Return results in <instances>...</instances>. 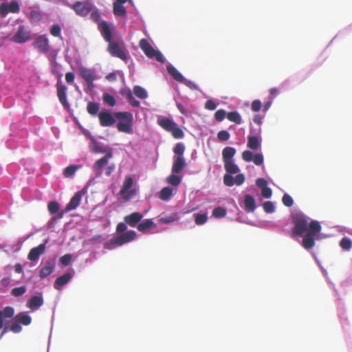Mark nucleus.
Returning <instances> with one entry per match:
<instances>
[{
	"instance_id": "obj_29",
	"label": "nucleus",
	"mask_w": 352,
	"mask_h": 352,
	"mask_svg": "<svg viewBox=\"0 0 352 352\" xmlns=\"http://www.w3.org/2000/svg\"><path fill=\"white\" fill-rule=\"evenodd\" d=\"M244 208L246 212H253L256 208V204L254 197L250 195L244 197Z\"/></svg>"
},
{
	"instance_id": "obj_31",
	"label": "nucleus",
	"mask_w": 352,
	"mask_h": 352,
	"mask_svg": "<svg viewBox=\"0 0 352 352\" xmlns=\"http://www.w3.org/2000/svg\"><path fill=\"white\" fill-rule=\"evenodd\" d=\"M80 75L85 82L91 81V80L96 79L94 72L89 69H87V68L80 69Z\"/></svg>"
},
{
	"instance_id": "obj_34",
	"label": "nucleus",
	"mask_w": 352,
	"mask_h": 352,
	"mask_svg": "<svg viewBox=\"0 0 352 352\" xmlns=\"http://www.w3.org/2000/svg\"><path fill=\"white\" fill-rule=\"evenodd\" d=\"M173 195V190L169 187L163 188L160 192L159 197L162 200H168Z\"/></svg>"
},
{
	"instance_id": "obj_13",
	"label": "nucleus",
	"mask_w": 352,
	"mask_h": 352,
	"mask_svg": "<svg viewBox=\"0 0 352 352\" xmlns=\"http://www.w3.org/2000/svg\"><path fill=\"white\" fill-rule=\"evenodd\" d=\"M242 158L247 162L253 161L257 166H260L263 163V156L261 153L253 155L252 152L249 150H245L242 153Z\"/></svg>"
},
{
	"instance_id": "obj_28",
	"label": "nucleus",
	"mask_w": 352,
	"mask_h": 352,
	"mask_svg": "<svg viewBox=\"0 0 352 352\" xmlns=\"http://www.w3.org/2000/svg\"><path fill=\"white\" fill-rule=\"evenodd\" d=\"M168 73L177 82H183L184 78L182 74L172 65H168L166 67Z\"/></svg>"
},
{
	"instance_id": "obj_33",
	"label": "nucleus",
	"mask_w": 352,
	"mask_h": 352,
	"mask_svg": "<svg viewBox=\"0 0 352 352\" xmlns=\"http://www.w3.org/2000/svg\"><path fill=\"white\" fill-rule=\"evenodd\" d=\"M227 118L230 122H233L236 124H240L241 123V116L237 111L229 112L227 114Z\"/></svg>"
},
{
	"instance_id": "obj_38",
	"label": "nucleus",
	"mask_w": 352,
	"mask_h": 352,
	"mask_svg": "<svg viewBox=\"0 0 352 352\" xmlns=\"http://www.w3.org/2000/svg\"><path fill=\"white\" fill-rule=\"evenodd\" d=\"M135 95L140 99H144L147 97L145 89L140 86H135L133 89Z\"/></svg>"
},
{
	"instance_id": "obj_20",
	"label": "nucleus",
	"mask_w": 352,
	"mask_h": 352,
	"mask_svg": "<svg viewBox=\"0 0 352 352\" xmlns=\"http://www.w3.org/2000/svg\"><path fill=\"white\" fill-rule=\"evenodd\" d=\"M98 28L106 41L109 43L112 41L111 27L107 22L102 21L99 23Z\"/></svg>"
},
{
	"instance_id": "obj_52",
	"label": "nucleus",
	"mask_w": 352,
	"mask_h": 352,
	"mask_svg": "<svg viewBox=\"0 0 352 352\" xmlns=\"http://www.w3.org/2000/svg\"><path fill=\"white\" fill-rule=\"evenodd\" d=\"M227 116L226 112L223 109H219L214 113V118L218 122H221Z\"/></svg>"
},
{
	"instance_id": "obj_4",
	"label": "nucleus",
	"mask_w": 352,
	"mask_h": 352,
	"mask_svg": "<svg viewBox=\"0 0 352 352\" xmlns=\"http://www.w3.org/2000/svg\"><path fill=\"white\" fill-rule=\"evenodd\" d=\"M115 117L120 120L117 124V129L120 132L132 133L133 115L131 112H116Z\"/></svg>"
},
{
	"instance_id": "obj_16",
	"label": "nucleus",
	"mask_w": 352,
	"mask_h": 352,
	"mask_svg": "<svg viewBox=\"0 0 352 352\" xmlns=\"http://www.w3.org/2000/svg\"><path fill=\"white\" fill-rule=\"evenodd\" d=\"M67 87L61 82L60 79L57 82V96L60 102L65 108H68L69 104L67 99Z\"/></svg>"
},
{
	"instance_id": "obj_21",
	"label": "nucleus",
	"mask_w": 352,
	"mask_h": 352,
	"mask_svg": "<svg viewBox=\"0 0 352 352\" xmlns=\"http://www.w3.org/2000/svg\"><path fill=\"white\" fill-rule=\"evenodd\" d=\"M186 166V162L184 156H176L174 157L172 166V173L175 174L180 173Z\"/></svg>"
},
{
	"instance_id": "obj_49",
	"label": "nucleus",
	"mask_w": 352,
	"mask_h": 352,
	"mask_svg": "<svg viewBox=\"0 0 352 352\" xmlns=\"http://www.w3.org/2000/svg\"><path fill=\"white\" fill-rule=\"evenodd\" d=\"M232 173L225 174L223 176V184L227 186H232L234 184V178L231 175Z\"/></svg>"
},
{
	"instance_id": "obj_39",
	"label": "nucleus",
	"mask_w": 352,
	"mask_h": 352,
	"mask_svg": "<svg viewBox=\"0 0 352 352\" xmlns=\"http://www.w3.org/2000/svg\"><path fill=\"white\" fill-rule=\"evenodd\" d=\"M78 167L76 165L69 166L65 169V170L63 172V175L65 177H70L75 174V173L78 170Z\"/></svg>"
},
{
	"instance_id": "obj_32",
	"label": "nucleus",
	"mask_w": 352,
	"mask_h": 352,
	"mask_svg": "<svg viewBox=\"0 0 352 352\" xmlns=\"http://www.w3.org/2000/svg\"><path fill=\"white\" fill-rule=\"evenodd\" d=\"M99 109V104L96 102H89L87 104V111L90 115L93 116L98 114Z\"/></svg>"
},
{
	"instance_id": "obj_58",
	"label": "nucleus",
	"mask_w": 352,
	"mask_h": 352,
	"mask_svg": "<svg viewBox=\"0 0 352 352\" xmlns=\"http://www.w3.org/2000/svg\"><path fill=\"white\" fill-rule=\"evenodd\" d=\"M183 82L188 88H190L192 90H199V86L197 84H195L194 82H192V81L184 79V81Z\"/></svg>"
},
{
	"instance_id": "obj_1",
	"label": "nucleus",
	"mask_w": 352,
	"mask_h": 352,
	"mask_svg": "<svg viewBox=\"0 0 352 352\" xmlns=\"http://www.w3.org/2000/svg\"><path fill=\"white\" fill-rule=\"evenodd\" d=\"M294 226L292 232L296 236H303L302 245L309 250L315 245L316 236L321 231V226L317 221L309 222V218L302 214H296L293 217Z\"/></svg>"
},
{
	"instance_id": "obj_14",
	"label": "nucleus",
	"mask_w": 352,
	"mask_h": 352,
	"mask_svg": "<svg viewBox=\"0 0 352 352\" xmlns=\"http://www.w3.org/2000/svg\"><path fill=\"white\" fill-rule=\"evenodd\" d=\"M47 242V240H45L43 243L38 245L37 247L32 248L28 255V258L30 261H38L40 256L42 255L45 251Z\"/></svg>"
},
{
	"instance_id": "obj_11",
	"label": "nucleus",
	"mask_w": 352,
	"mask_h": 352,
	"mask_svg": "<svg viewBox=\"0 0 352 352\" xmlns=\"http://www.w3.org/2000/svg\"><path fill=\"white\" fill-rule=\"evenodd\" d=\"M108 51L113 56L118 57L122 60H127L126 53L116 42L112 41L109 42Z\"/></svg>"
},
{
	"instance_id": "obj_19",
	"label": "nucleus",
	"mask_w": 352,
	"mask_h": 352,
	"mask_svg": "<svg viewBox=\"0 0 352 352\" xmlns=\"http://www.w3.org/2000/svg\"><path fill=\"white\" fill-rule=\"evenodd\" d=\"M143 218V214L138 212H134L129 215H126L124 217V222L131 227H136L140 221Z\"/></svg>"
},
{
	"instance_id": "obj_50",
	"label": "nucleus",
	"mask_w": 352,
	"mask_h": 352,
	"mask_svg": "<svg viewBox=\"0 0 352 352\" xmlns=\"http://www.w3.org/2000/svg\"><path fill=\"white\" fill-rule=\"evenodd\" d=\"M263 210L267 213H272L275 210V207L274 204L272 201H265L263 205Z\"/></svg>"
},
{
	"instance_id": "obj_17",
	"label": "nucleus",
	"mask_w": 352,
	"mask_h": 352,
	"mask_svg": "<svg viewBox=\"0 0 352 352\" xmlns=\"http://www.w3.org/2000/svg\"><path fill=\"white\" fill-rule=\"evenodd\" d=\"M85 193L84 189L77 192L74 197L70 199L69 202L65 207L67 212L76 209L80 204L82 197Z\"/></svg>"
},
{
	"instance_id": "obj_61",
	"label": "nucleus",
	"mask_w": 352,
	"mask_h": 352,
	"mask_svg": "<svg viewBox=\"0 0 352 352\" xmlns=\"http://www.w3.org/2000/svg\"><path fill=\"white\" fill-rule=\"evenodd\" d=\"M205 108L208 110H214L217 108V104L212 100H208L205 103Z\"/></svg>"
},
{
	"instance_id": "obj_3",
	"label": "nucleus",
	"mask_w": 352,
	"mask_h": 352,
	"mask_svg": "<svg viewBox=\"0 0 352 352\" xmlns=\"http://www.w3.org/2000/svg\"><path fill=\"white\" fill-rule=\"evenodd\" d=\"M236 149L231 146H226L222 151V158L224 168L227 173L236 174L239 171V166L234 162Z\"/></svg>"
},
{
	"instance_id": "obj_36",
	"label": "nucleus",
	"mask_w": 352,
	"mask_h": 352,
	"mask_svg": "<svg viewBox=\"0 0 352 352\" xmlns=\"http://www.w3.org/2000/svg\"><path fill=\"white\" fill-rule=\"evenodd\" d=\"M102 99L104 103L107 104L111 107H113L116 104V100L115 98L108 93H104L103 94Z\"/></svg>"
},
{
	"instance_id": "obj_2",
	"label": "nucleus",
	"mask_w": 352,
	"mask_h": 352,
	"mask_svg": "<svg viewBox=\"0 0 352 352\" xmlns=\"http://www.w3.org/2000/svg\"><path fill=\"white\" fill-rule=\"evenodd\" d=\"M157 122L163 129L171 133L174 138L182 139L184 137L182 129L173 120L166 116H159Z\"/></svg>"
},
{
	"instance_id": "obj_64",
	"label": "nucleus",
	"mask_w": 352,
	"mask_h": 352,
	"mask_svg": "<svg viewBox=\"0 0 352 352\" xmlns=\"http://www.w3.org/2000/svg\"><path fill=\"white\" fill-rule=\"evenodd\" d=\"M126 223L124 222V223H119L117 226H116V231L118 232H124L126 230Z\"/></svg>"
},
{
	"instance_id": "obj_46",
	"label": "nucleus",
	"mask_w": 352,
	"mask_h": 352,
	"mask_svg": "<svg viewBox=\"0 0 352 352\" xmlns=\"http://www.w3.org/2000/svg\"><path fill=\"white\" fill-rule=\"evenodd\" d=\"M61 28L59 25H53L50 28V34L54 37H61Z\"/></svg>"
},
{
	"instance_id": "obj_45",
	"label": "nucleus",
	"mask_w": 352,
	"mask_h": 352,
	"mask_svg": "<svg viewBox=\"0 0 352 352\" xmlns=\"http://www.w3.org/2000/svg\"><path fill=\"white\" fill-rule=\"evenodd\" d=\"M226 214V210L222 207H217L212 211V215L216 218L223 217Z\"/></svg>"
},
{
	"instance_id": "obj_25",
	"label": "nucleus",
	"mask_w": 352,
	"mask_h": 352,
	"mask_svg": "<svg viewBox=\"0 0 352 352\" xmlns=\"http://www.w3.org/2000/svg\"><path fill=\"white\" fill-rule=\"evenodd\" d=\"M111 157L112 153L111 152H108L104 157L97 160L93 166L94 171H96L98 175H100V173L99 171L102 168L107 164L109 160Z\"/></svg>"
},
{
	"instance_id": "obj_41",
	"label": "nucleus",
	"mask_w": 352,
	"mask_h": 352,
	"mask_svg": "<svg viewBox=\"0 0 352 352\" xmlns=\"http://www.w3.org/2000/svg\"><path fill=\"white\" fill-rule=\"evenodd\" d=\"M126 98L133 107H138L140 106V102L135 98L131 90L126 92Z\"/></svg>"
},
{
	"instance_id": "obj_5",
	"label": "nucleus",
	"mask_w": 352,
	"mask_h": 352,
	"mask_svg": "<svg viewBox=\"0 0 352 352\" xmlns=\"http://www.w3.org/2000/svg\"><path fill=\"white\" fill-rule=\"evenodd\" d=\"M133 179L131 175L124 177L122 186L119 192V195L125 201H129L137 195V190L133 188Z\"/></svg>"
},
{
	"instance_id": "obj_22",
	"label": "nucleus",
	"mask_w": 352,
	"mask_h": 352,
	"mask_svg": "<svg viewBox=\"0 0 352 352\" xmlns=\"http://www.w3.org/2000/svg\"><path fill=\"white\" fill-rule=\"evenodd\" d=\"M262 138L261 136L249 135L248 137L247 147L251 150H258L261 148Z\"/></svg>"
},
{
	"instance_id": "obj_23",
	"label": "nucleus",
	"mask_w": 352,
	"mask_h": 352,
	"mask_svg": "<svg viewBox=\"0 0 352 352\" xmlns=\"http://www.w3.org/2000/svg\"><path fill=\"white\" fill-rule=\"evenodd\" d=\"M72 276V274L67 272L58 277L54 283V287L57 290H60L63 286L69 283Z\"/></svg>"
},
{
	"instance_id": "obj_18",
	"label": "nucleus",
	"mask_w": 352,
	"mask_h": 352,
	"mask_svg": "<svg viewBox=\"0 0 352 352\" xmlns=\"http://www.w3.org/2000/svg\"><path fill=\"white\" fill-rule=\"evenodd\" d=\"M156 223L152 219H146L142 221H140V223L137 226V229L143 234H148L150 230L156 228Z\"/></svg>"
},
{
	"instance_id": "obj_55",
	"label": "nucleus",
	"mask_w": 352,
	"mask_h": 352,
	"mask_svg": "<svg viewBox=\"0 0 352 352\" xmlns=\"http://www.w3.org/2000/svg\"><path fill=\"white\" fill-rule=\"evenodd\" d=\"M9 329L10 331H12L14 333H19L22 330V328H21L20 324L15 320L11 324Z\"/></svg>"
},
{
	"instance_id": "obj_43",
	"label": "nucleus",
	"mask_w": 352,
	"mask_h": 352,
	"mask_svg": "<svg viewBox=\"0 0 352 352\" xmlns=\"http://www.w3.org/2000/svg\"><path fill=\"white\" fill-rule=\"evenodd\" d=\"M26 292V287L21 286L19 287H14L11 291V294L15 297H19L23 296Z\"/></svg>"
},
{
	"instance_id": "obj_60",
	"label": "nucleus",
	"mask_w": 352,
	"mask_h": 352,
	"mask_svg": "<svg viewBox=\"0 0 352 352\" xmlns=\"http://www.w3.org/2000/svg\"><path fill=\"white\" fill-rule=\"evenodd\" d=\"M261 107V102L259 100H254L252 102V111L257 112L260 111Z\"/></svg>"
},
{
	"instance_id": "obj_59",
	"label": "nucleus",
	"mask_w": 352,
	"mask_h": 352,
	"mask_svg": "<svg viewBox=\"0 0 352 352\" xmlns=\"http://www.w3.org/2000/svg\"><path fill=\"white\" fill-rule=\"evenodd\" d=\"M245 182V176L243 174H238L234 179V182L237 186H240Z\"/></svg>"
},
{
	"instance_id": "obj_26",
	"label": "nucleus",
	"mask_w": 352,
	"mask_h": 352,
	"mask_svg": "<svg viewBox=\"0 0 352 352\" xmlns=\"http://www.w3.org/2000/svg\"><path fill=\"white\" fill-rule=\"evenodd\" d=\"M54 269V265L50 261L45 262L44 266H43L39 270V276L41 278H44L51 274Z\"/></svg>"
},
{
	"instance_id": "obj_48",
	"label": "nucleus",
	"mask_w": 352,
	"mask_h": 352,
	"mask_svg": "<svg viewBox=\"0 0 352 352\" xmlns=\"http://www.w3.org/2000/svg\"><path fill=\"white\" fill-rule=\"evenodd\" d=\"M230 133L226 131V130H221L218 132L217 133V138L219 141H227L230 139Z\"/></svg>"
},
{
	"instance_id": "obj_37",
	"label": "nucleus",
	"mask_w": 352,
	"mask_h": 352,
	"mask_svg": "<svg viewBox=\"0 0 352 352\" xmlns=\"http://www.w3.org/2000/svg\"><path fill=\"white\" fill-rule=\"evenodd\" d=\"M195 222L197 225H203L208 220L207 214H199L196 213L194 214Z\"/></svg>"
},
{
	"instance_id": "obj_9",
	"label": "nucleus",
	"mask_w": 352,
	"mask_h": 352,
	"mask_svg": "<svg viewBox=\"0 0 352 352\" xmlns=\"http://www.w3.org/2000/svg\"><path fill=\"white\" fill-rule=\"evenodd\" d=\"M32 45L40 53L43 54L47 53L50 48L49 39L46 34L36 36L34 40Z\"/></svg>"
},
{
	"instance_id": "obj_62",
	"label": "nucleus",
	"mask_w": 352,
	"mask_h": 352,
	"mask_svg": "<svg viewBox=\"0 0 352 352\" xmlns=\"http://www.w3.org/2000/svg\"><path fill=\"white\" fill-rule=\"evenodd\" d=\"M256 184L258 187L261 188V189L267 187V181L263 178H258L256 181Z\"/></svg>"
},
{
	"instance_id": "obj_27",
	"label": "nucleus",
	"mask_w": 352,
	"mask_h": 352,
	"mask_svg": "<svg viewBox=\"0 0 352 352\" xmlns=\"http://www.w3.org/2000/svg\"><path fill=\"white\" fill-rule=\"evenodd\" d=\"M14 314V310L10 306L6 307L3 311L0 310V329L3 327V318H12Z\"/></svg>"
},
{
	"instance_id": "obj_24",
	"label": "nucleus",
	"mask_w": 352,
	"mask_h": 352,
	"mask_svg": "<svg viewBox=\"0 0 352 352\" xmlns=\"http://www.w3.org/2000/svg\"><path fill=\"white\" fill-rule=\"evenodd\" d=\"M43 304V298L41 294L32 296L27 302V307L32 310H36Z\"/></svg>"
},
{
	"instance_id": "obj_42",
	"label": "nucleus",
	"mask_w": 352,
	"mask_h": 352,
	"mask_svg": "<svg viewBox=\"0 0 352 352\" xmlns=\"http://www.w3.org/2000/svg\"><path fill=\"white\" fill-rule=\"evenodd\" d=\"M340 247L344 250H349L352 248V241L346 237L342 239L340 243Z\"/></svg>"
},
{
	"instance_id": "obj_47",
	"label": "nucleus",
	"mask_w": 352,
	"mask_h": 352,
	"mask_svg": "<svg viewBox=\"0 0 352 352\" xmlns=\"http://www.w3.org/2000/svg\"><path fill=\"white\" fill-rule=\"evenodd\" d=\"M47 208L51 214H55L59 210V204L56 201H50L48 204Z\"/></svg>"
},
{
	"instance_id": "obj_12",
	"label": "nucleus",
	"mask_w": 352,
	"mask_h": 352,
	"mask_svg": "<svg viewBox=\"0 0 352 352\" xmlns=\"http://www.w3.org/2000/svg\"><path fill=\"white\" fill-rule=\"evenodd\" d=\"M20 10V6L17 1H12L10 4L5 3L0 4V14L6 16L9 12L18 13Z\"/></svg>"
},
{
	"instance_id": "obj_8",
	"label": "nucleus",
	"mask_w": 352,
	"mask_h": 352,
	"mask_svg": "<svg viewBox=\"0 0 352 352\" xmlns=\"http://www.w3.org/2000/svg\"><path fill=\"white\" fill-rule=\"evenodd\" d=\"M137 236V233L133 230H129L111 239V243L117 246H120L124 243L134 240Z\"/></svg>"
},
{
	"instance_id": "obj_10",
	"label": "nucleus",
	"mask_w": 352,
	"mask_h": 352,
	"mask_svg": "<svg viewBox=\"0 0 352 352\" xmlns=\"http://www.w3.org/2000/svg\"><path fill=\"white\" fill-rule=\"evenodd\" d=\"M31 38V33L24 25H20L11 40L16 43H24Z\"/></svg>"
},
{
	"instance_id": "obj_44",
	"label": "nucleus",
	"mask_w": 352,
	"mask_h": 352,
	"mask_svg": "<svg viewBox=\"0 0 352 352\" xmlns=\"http://www.w3.org/2000/svg\"><path fill=\"white\" fill-rule=\"evenodd\" d=\"M185 151V146L183 143H177L174 147L173 151L177 156H183Z\"/></svg>"
},
{
	"instance_id": "obj_30",
	"label": "nucleus",
	"mask_w": 352,
	"mask_h": 352,
	"mask_svg": "<svg viewBox=\"0 0 352 352\" xmlns=\"http://www.w3.org/2000/svg\"><path fill=\"white\" fill-rule=\"evenodd\" d=\"M14 320H16L19 324L25 326L29 325L32 322V318L25 312H21L18 314L14 317Z\"/></svg>"
},
{
	"instance_id": "obj_54",
	"label": "nucleus",
	"mask_w": 352,
	"mask_h": 352,
	"mask_svg": "<svg viewBox=\"0 0 352 352\" xmlns=\"http://www.w3.org/2000/svg\"><path fill=\"white\" fill-rule=\"evenodd\" d=\"M100 18H101L100 14L98 10H94V11L91 12V13L90 14V19L96 23L98 24V25H99V23L101 22Z\"/></svg>"
},
{
	"instance_id": "obj_63",
	"label": "nucleus",
	"mask_w": 352,
	"mask_h": 352,
	"mask_svg": "<svg viewBox=\"0 0 352 352\" xmlns=\"http://www.w3.org/2000/svg\"><path fill=\"white\" fill-rule=\"evenodd\" d=\"M261 195L264 198H270L272 196V190L267 186L261 189Z\"/></svg>"
},
{
	"instance_id": "obj_15",
	"label": "nucleus",
	"mask_w": 352,
	"mask_h": 352,
	"mask_svg": "<svg viewBox=\"0 0 352 352\" xmlns=\"http://www.w3.org/2000/svg\"><path fill=\"white\" fill-rule=\"evenodd\" d=\"M100 124L103 127L111 126L116 123L115 117L109 111H102L98 113Z\"/></svg>"
},
{
	"instance_id": "obj_51",
	"label": "nucleus",
	"mask_w": 352,
	"mask_h": 352,
	"mask_svg": "<svg viewBox=\"0 0 352 352\" xmlns=\"http://www.w3.org/2000/svg\"><path fill=\"white\" fill-rule=\"evenodd\" d=\"M92 150L95 153H104V149L94 139H91Z\"/></svg>"
},
{
	"instance_id": "obj_35",
	"label": "nucleus",
	"mask_w": 352,
	"mask_h": 352,
	"mask_svg": "<svg viewBox=\"0 0 352 352\" xmlns=\"http://www.w3.org/2000/svg\"><path fill=\"white\" fill-rule=\"evenodd\" d=\"M182 182V178L177 175H176L175 173L171 174L169 177L167 178V182L174 186H177L180 184Z\"/></svg>"
},
{
	"instance_id": "obj_53",
	"label": "nucleus",
	"mask_w": 352,
	"mask_h": 352,
	"mask_svg": "<svg viewBox=\"0 0 352 352\" xmlns=\"http://www.w3.org/2000/svg\"><path fill=\"white\" fill-rule=\"evenodd\" d=\"M283 204L287 207H291L294 204V200L292 197L288 194H285L282 199Z\"/></svg>"
},
{
	"instance_id": "obj_57",
	"label": "nucleus",
	"mask_w": 352,
	"mask_h": 352,
	"mask_svg": "<svg viewBox=\"0 0 352 352\" xmlns=\"http://www.w3.org/2000/svg\"><path fill=\"white\" fill-rule=\"evenodd\" d=\"M177 218L174 215H169L164 217H161L159 221L162 223H170L175 221Z\"/></svg>"
},
{
	"instance_id": "obj_40",
	"label": "nucleus",
	"mask_w": 352,
	"mask_h": 352,
	"mask_svg": "<svg viewBox=\"0 0 352 352\" xmlns=\"http://www.w3.org/2000/svg\"><path fill=\"white\" fill-rule=\"evenodd\" d=\"M30 19L34 22H39L43 19V14L40 11L32 10L30 13Z\"/></svg>"
},
{
	"instance_id": "obj_6",
	"label": "nucleus",
	"mask_w": 352,
	"mask_h": 352,
	"mask_svg": "<svg viewBox=\"0 0 352 352\" xmlns=\"http://www.w3.org/2000/svg\"><path fill=\"white\" fill-rule=\"evenodd\" d=\"M139 46L148 58H155L160 63L164 62V58L162 53L158 50H155L146 38H142L140 41Z\"/></svg>"
},
{
	"instance_id": "obj_56",
	"label": "nucleus",
	"mask_w": 352,
	"mask_h": 352,
	"mask_svg": "<svg viewBox=\"0 0 352 352\" xmlns=\"http://www.w3.org/2000/svg\"><path fill=\"white\" fill-rule=\"evenodd\" d=\"M72 258V256L70 254H66L60 257V261L63 266H67L69 264Z\"/></svg>"
},
{
	"instance_id": "obj_7",
	"label": "nucleus",
	"mask_w": 352,
	"mask_h": 352,
	"mask_svg": "<svg viewBox=\"0 0 352 352\" xmlns=\"http://www.w3.org/2000/svg\"><path fill=\"white\" fill-rule=\"evenodd\" d=\"M93 4L89 1H78L71 6V8L80 16H86L93 10Z\"/></svg>"
}]
</instances>
